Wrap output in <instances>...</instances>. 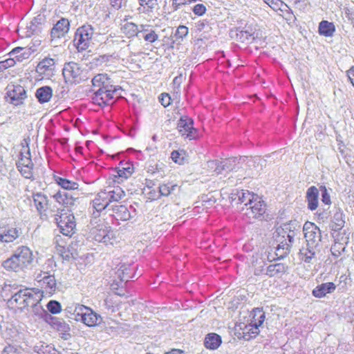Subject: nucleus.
<instances>
[{"instance_id": "1", "label": "nucleus", "mask_w": 354, "mask_h": 354, "mask_svg": "<svg viewBox=\"0 0 354 354\" xmlns=\"http://www.w3.org/2000/svg\"><path fill=\"white\" fill-rule=\"evenodd\" d=\"M32 250L27 246L18 247L10 257L3 261L2 267L7 271L19 272L26 269L33 261Z\"/></svg>"}, {"instance_id": "2", "label": "nucleus", "mask_w": 354, "mask_h": 354, "mask_svg": "<svg viewBox=\"0 0 354 354\" xmlns=\"http://www.w3.org/2000/svg\"><path fill=\"white\" fill-rule=\"evenodd\" d=\"M124 196V191L120 187L108 188L98 192L92 201L91 207L93 209V214L99 213L103 210L110 211L111 206L109 205L113 202H118Z\"/></svg>"}, {"instance_id": "3", "label": "nucleus", "mask_w": 354, "mask_h": 354, "mask_svg": "<svg viewBox=\"0 0 354 354\" xmlns=\"http://www.w3.org/2000/svg\"><path fill=\"white\" fill-rule=\"evenodd\" d=\"M288 227L287 223H286L276 230L274 237L278 243L276 248V255L278 256V258H283L290 253L295 237L297 235L295 232H291Z\"/></svg>"}, {"instance_id": "4", "label": "nucleus", "mask_w": 354, "mask_h": 354, "mask_svg": "<svg viewBox=\"0 0 354 354\" xmlns=\"http://www.w3.org/2000/svg\"><path fill=\"white\" fill-rule=\"evenodd\" d=\"M40 299L39 292H36L32 289L21 288L8 300V304L12 307L23 310L28 307L37 306Z\"/></svg>"}, {"instance_id": "5", "label": "nucleus", "mask_w": 354, "mask_h": 354, "mask_svg": "<svg viewBox=\"0 0 354 354\" xmlns=\"http://www.w3.org/2000/svg\"><path fill=\"white\" fill-rule=\"evenodd\" d=\"M17 167L24 178L30 179L33 177L34 164L31 159L30 150L26 139H24L21 143V149Z\"/></svg>"}, {"instance_id": "6", "label": "nucleus", "mask_w": 354, "mask_h": 354, "mask_svg": "<svg viewBox=\"0 0 354 354\" xmlns=\"http://www.w3.org/2000/svg\"><path fill=\"white\" fill-rule=\"evenodd\" d=\"M93 33V28L88 24L82 25L76 30L73 43L78 51H83L88 48Z\"/></svg>"}, {"instance_id": "7", "label": "nucleus", "mask_w": 354, "mask_h": 354, "mask_svg": "<svg viewBox=\"0 0 354 354\" xmlns=\"http://www.w3.org/2000/svg\"><path fill=\"white\" fill-rule=\"evenodd\" d=\"M121 90L119 86H111L109 88H98L92 96V101L94 104L100 106H108L111 103V100L115 96L120 95L118 93Z\"/></svg>"}, {"instance_id": "8", "label": "nucleus", "mask_w": 354, "mask_h": 354, "mask_svg": "<svg viewBox=\"0 0 354 354\" xmlns=\"http://www.w3.org/2000/svg\"><path fill=\"white\" fill-rule=\"evenodd\" d=\"M55 221L62 234L71 236L75 233L76 223L73 214L65 212L56 215Z\"/></svg>"}, {"instance_id": "9", "label": "nucleus", "mask_w": 354, "mask_h": 354, "mask_svg": "<svg viewBox=\"0 0 354 354\" xmlns=\"http://www.w3.org/2000/svg\"><path fill=\"white\" fill-rule=\"evenodd\" d=\"M241 214L250 219L259 218L265 213L264 202L257 196L247 207H239Z\"/></svg>"}, {"instance_id": "10", "label": "nucleus", "mask_w": 354, "mask_h": 354, "mask_svg": "<svg viewBox=\"0 0 354 354\" xmlns=\"http://www.w3.org/2000/svg\"><path fill=\"white\" fill-rule=\"evenodd\" d=\"M35 279L39 286L47 293L51 294L55 292L57 287V283L53 274L47 270H41L37 274Z\"/></svg>"}, {"instance_id": "11", "label": "nucleus", "mask_w": 354, "mask_h": 354, "mask_svg": "<svg viewBox=\"0 0 354 354\" xmlns=\"http://www.w3.org/2000/svg\"><path fill=\"white\" fill-rule=\"evenodd\" d=\"M83 71L80 65L75 62L65 64L62 70L63 76L66 82L80 83L84 80L82 77Z\"/></svg>"}, {"instance_id": "12", "label": "nucleus", "mask_w": 354, "mask_h": 354, "mask_svg": "<svg viewBox=\"0 0 354 354\" xmlns=\"http://www.w3.org/2000/svg\"><path fill=\"white\" fill-rule=\"evenodd\" d=\"M42 316L47 323L54 328L62 333V337L68 339L71 335L69 333L70 326L62 319L53 317L47 311L42 310Z\"/></svg>"}, {"instance_id": "13", "label": "nucleus", "mask_w": 354, "mask_h": 354, "mask_svg": "<svg viewBox=\"0 0 354 354\" xmlns=\"http://www.w3.org/2000/svg\"><path fill=\"white\" fill-rule=\"evenodd\" d=\"M27 97L25 88L21 85H8L7 86V100L15 106H19L24 103Z\"/></svg>"}, {"instance_id": "14", "label": "nucleus", "mask_w": 354, "mask_h": 354, "mask_svg": "<svg viewBox=\"0 0 354 354\" xmlns=\"http://www.w3.org/2000/svg\"><path fill=\"white\" fill-rule=\"evenodd\" d=\"M76 321L82 322L87 326L93 327L100 324L102 321V318L91 308L83 305L80 315L76 318Z\"/></svg>"}, {"instance_id": "15", "label": "nucleus", "mask_w": 354, "mask_h": 354, "mask_svg": "<svg viewBox=\"0 0 354 354\" xmlns=\"http://www.w3.org/2000/svg\"><path fill=\"white\" fill-rule=\"evenodd\" d=\"M70 27L71 23L68 19L64 17L59 19L50 29L51 41L65 37L70 30Z\"/></svg>"}, {"instance_id": "16", "label": "nucleus", "mask_w": 354, "mask_h": 354, "mask_svg": "<svg viewBox=\"0 0 354 354\" xmlns=\"http://www.w3.org/2000/svg\"><path fill=\"white\" fill-rule=\"evenodd\" d=\"M303 232L307 244L317 245L321 241V231L319 228L311 222H306L303 226Z\"/></svg>"}, {"instance_id": "17", "label": "nucleus", "mask_w": 354, "mask_h": 354, "mask_svg": "<svg viewBox=\"0 0 354 354\" xmlns=\"http://www.w3.org/2000/svg\"><path fill=\"white\" fill-rule=\"evenodd\" d=\"M193 120L188 117H181L178 122V129L182 136L189 140L196 138V130L194 128Z\"/></svg>"}, {"instance_id": "18", "label": "nucleus", "mask_w": 354, "mask_h": 354, "mask_svg": "<svg viewBox=\"0 0 354 354\" xmlns=\"http://www.w3.org/2000/svg\"><path fill=\"white\" fill-rule=\"evenodd\" d=\"M112 216L116 220L126 221L133 218L136 215L135 209L130 206L129 208L122 205H111Z\"/></svg>"}, {"instance_id": "19", "label": "nucleus", "mask_w": 354, "mask_h": 354, "mask_svg": "<svg viewBox=\"0 0 354 354\" xmlns=\"http://www.w3.org/2000/svg\"><path fill=\"white\" fill-rule=\"evenodd\" d=\"M55 60L52 58L46 57L37 64L36 72L41 78H50L54 75Z\"/></svg>"}, {"instance_id": "20", "label": "nucleus", "mask_w": 354, "mask_h": 354, "mask_svg": "<svg viewBox=\"0 0 354 354\" xmlns=\"http://www.w3.org/2000/svg\"><path fill=\"white\" fill-rule=\"evenodd\" d=\"M147 25H140L133 22H125L121 27L122 32L128 38H133L134 37H140L141 33H145L147 31Z\"/></svg>"}, {"instance_id": "21", "label": "nucleus", "mask_w": 354, "mask_h": 354, "mask_svg": "<svg viewBox=\"0 0 354 354\" xmlns=\"http://www.w3.org/2000/svg\"><path fill=\"white\" fill-rule=\"evenodd\" d=\"M22 234L20 227H8L0 229V241L5 243H12Z\"/></svg>"}, {"instance_id": "22", "label": "nucleus", "mask_w": 354, "mask_h": 354, "mask_svg": "<svg viewBox=\"0 0 354 354\" xmlns=\"http://www.w3.org/2000/svg\"><path fill=\"white\" fill-rule=\"evenodd\" d=\"M45 22L46 17L44 15H38L35 17L27 26L26 37L41 33Z\"/></svg>"}, {"instance_id": "23", "label": "nucleus", "mask_w": 354, "mask_h": 354, "mask_svg": "<svg viewBox=\"0 0 354 354\" xmlns=\"http://www.w3.org/2000/svg\"><path fill=\"white\" fill-rule=\"evenodd\" d=\"M109 227L104 223H100L91 229L90 236L95 241L106 243L109 239Z\"/></svg>"}, {"instance_id": "24", "label": "nucleus", "mask_w": 354, "mask_h": 354, "mask_svg": "<svg viewBox=\"0 0 354 354\" xmlns=\"http://www.w3.org/2000/svg\"><path fill=\"white\" fill-rule=\"evenodd\" d=\"M53 198L56 202L66 207H72L76 205L78 198L74 196L73 194L58 191L56 194L53 196Z\"/></svg>"}, {"instance_id": "25", "label": "nucleus", "mask_w": 354, "mask_h": 354, "mask_svg": "<svg viewBox=\"0 0 354 354\" xmlns=\"http://www.w3.org/2000/svg\"><path fill=\"white\" fill-rule=\"evenodd\" d=\"M255 30L250 26L245 27L243 29H236L235 39L237 41L244 44H251L255 39Z\"/></svg>"}, {"instance_id": "26", "label": "nucleus", "mask_w": 354, "mask_h": 354, "mask_svg": "<svg viewBox=\"0 0 354 354\" xmlns=\"http://www.w3.org/2000/svg\"><path fill=\"white\" fill-rule=\"evenodd\" d=\"M319 189L315 187H310L306 191V201L308 203V208L311 210H315L318 207Z\"/></svg>"}, {"instance_id": "27", "label": "nucleus", "mask_w": 354, "mask_h": 354, "mask_svg": "<svg viewBox=\"0 0 354 354\" xmlns=\"http://www.w3.org/2000/svg\"><path fill=\"white\" fill-rule=\"evenodd\" d=\"M237 198V204L240 205H243V207H247L249 205V203H251L257 196H254L252 193L249 191L241 190L238 191L236 194H232L231 198L232 201H236Z\"/></svg>"}, {"instance_id": "28", "label": "nucleus", "mask_w": 354, "mask_h": 354, "mask_svg": "<svg viewBox=\"0 0 354 354\" xmlns=\"http://www.w3.org/2000/svg\"><path fill=\"white\" fill-rule=\"evenodd\" d=\"M32 199L34 205L40 214L46 211L48 205V200L44 194L41 192L34 193L32 194Z\"/></svg>"}, {"instance_id": "29", "label": "nucleus", "mask_w": 354, "mask_h": 354, "mask_svg": "<svg viewBox=\"0 0 354 354\" xmlns=\"http://www.w3.org/2000/svg\"><path fill=\"white\" fill-rule=\"evenodd\" d=\"M336 286L333 282L323 283L313 290V295L317 298H322L328 293L333 292Z\"/></svg>"}, {"instance_id": "30", "label": "nucleus", "mask_w": 354, "mask_h": 354, "mask_svg": "<svg viewBox=\"0 0 354 354\" xmlns=\"http://www.w3.org/2000/svg\"><path fill=\"white\" fill-rule=\"evenodd\" d=\"M222 343L221 337L215 333H210L206 335L204 340L205 348L209 350L217 349Z\"/></svg>"}, {"instance_id": "31", "label": "nucleus", "mask_w": 354, "mask_h": 354, "mask_svg": "<svg viewBox=\"0 0 354 354\" xmlns=\"http://www.w3.org/2000/svg\"><path fill=\"white\" fill-rule=\"evenodd\" d=\"M134 270L135 267H132L131 265L122 264L118 269L116 274L122 282L128 281L130 279L134 277Z\"/></svg>"}, {"instance_id": "32", "label": "nucleus", "mask_w": 354, "mask_h": 354, "mask_svg": "<svg viewBox=\"0 0 354 354\" xmlns=\"http://www.w3.org/2000/svg\"><path fill=\"white\" fill-rule=\"evenodd\" d=\"M134 171V168L131 162H121L119 166L116 168L117 175L116 177L123 179L129 178Z\"/></svg>"}, {"instance_id": "33", "label": "nucleus", "mask_w": 354, "mask_h": 354, "mask_svg": "<svg viewBox=\"0 0 354 354\" xmlns=\"http://www.w3.org/2000/svg\"><path fill=\"white\" fill-rule=\"evenodd\" d=\"M53 96V89L48 86H44L37 89L35 97L40 104L48 102Z\"/></svg>"}, {"instance_id": "34", "label": "nucleus", "mask_w": 354, "mask_h": 354, "mask_svg": "<svg viewBox=\"0 0 354 354\" xmlns=\"http://www.w3.org/2000/svg\"><path fill=\"white\" fill-rule=\"evenodd\" d=\"M53 179L59 186L65 190H77L79 188V184L76 181L59 176H54Z\"/></svg>"}, {"instance_id": "35", "label": "nucleus", "mask_w": 354, "mask_h": 354, "mask_svg": "<svg viewBox=\"0 0 354 354\" xmlns=\"http://www.w3.org/2000/svg\"><path fill=\"white\" fill-rule=\"evenodd\" d=\"M158 189L160 196H168L171 194H175L178 192L180 187L173 182H167L166 183L160 184Z\"/></svg>"}, {"instance_id": "36", "label": "nucleus", "mask_w": 354, "mask_h": 354, "mask_svg": "<svg viewBox=\"0 0 354 354\" xmlns=\"http://www.w3.org/2000/svg\"><path fill=\"white\" fill-rule=\"evenodd\" d=\"M93 86L100 88H109L113 86L112 81L106 74H97L92 79Z\"/></svg>"}, {"instance_id": "37", "label": "nucleus", "mask_w": 354, "mask_h": 354, "mask_svg": "<svg viewBox=\"0 0 354 354\" xmlns=\"http://www.w3.org/2000/svg\"><path fill=\"white\" fill-rule=\"evenodd\" d=\"M344 223L345 221L344 213L339 209H337L333 216L331 225L332 230L333 231H339L344 226Z\"/></svg>"}, {"instance_id": "38", "label": "nucleus", "mask_w": 354, "mask_h": 354, "mask_svg": "<svg viewBox=\"0 0 354 354\" xmlns=\"http://www.w3.org/2000/svg\"><path fill=\"white\" fill-rule=\"evenodd\" d=\"M287 267L283 263H274L268 266L265 271V274L269 277H273L286 272Z\"/></svg>"}, {"instance_id": "39", "label": "nucleus", "mask_w": 354, "mask_h": 354, "mask_svg": "<svg viewBox=\"0 0 354 354\" xmlns=\"http://www.w3.org/2000/svg\"><path fill=\"white\" fill-rule=\"evenodd\" d=\"M335 31L333 23L328 21H322L319 24V33L325 37H332Z\"/></svg>"}, {"instance_id": "40", "label": "nucleus", "mask_w": 354, "mask_h": 354, "mask_svg": "<svg viewBox=\"0 0 354 354\" xmlns=\"http://www.w3.org/2000/svg\"><path fill=\"white\" fill-rule=\"evenodd\" d=\"M316 245L307 244L306 248H303L300 250L299 254L302 261L306 263H310L312 259L315 257V248Z\"/></svg>"}, {"instance_id": "41", "label": "nucleus", "mask_w": 354, "mask_h": 354, "mask_svg": "<svg viewBox=\"0 0 354 354\" xmlns=\"http://www.w3.org/2000/svg\"><path fill=\"white\" fill-rule=\"evenodd\" d=\"M259 333V326L250 324L246 325L243 329V338L245 340H250L255 337Z\"/></svg>"}, {"instance_id": "42", "label": "nucleus", "mask_w": 354, "mask_h": 354, "mask_svg": "<svg viewBox=\"0 0 354 354\" xmlns=\"http://www.w3.org/2000/svg\"><path fill=\"white\" fill-rule=\"evenodd\" d=\"M252 319L250 324L260 326L265 321V313L261 308H256L252 313Z\"/></svg>"}, {"instance_id": "43", "label": "nucleus", "mask_w": 354, "mask_h": 354, "mask_svg": "<svg viewBox=\"0 0 354 354\" xmlns=\"http://www.w3.org/2000/svg\"><path fill=\"white\" fill-rule=\"evenodd\" d=\"M83 305L80 304H73L66 308L65 311L67 313V316L71 319L76 320L78 315H80Z\"/></svg>"}, {"instance_id": "44", "label": "nucleus", "mask_w": 354, "mask_h": 354, "mask_svg": "<svg viewBox=\"0 0 354 354\" xmlns=\"http://www.w3.org/2000/svg\"><path fill=\"white\" fill-rule=\"evenodd\" d=\"M139 4L147 8V12H153L154 10L158 9V5L161 0H138Z\"/></svg>"}, {"instance_id": "45", "label": "nucleus", "mask_w": 354, "mask_h": 354, "mask_svg": "<svg viewBox=\"0 0 354 354\" xmlns=\"http://www.w3.org/2000/svg\"><path fill=\"white\" fill-rule=\"evenodd\" d=\"M237 158H230L223 160V167H225V171H234L237 168Z\"/></svg>"}, {"instance_id": "46", "label": "nucleus", "mask_w": 354, "mask_h": 354, "mask_svg": "<svg viewBox=\"0 0 354 354\" xmlns=\"http://www.w3.org/2000/svg\"><path fill=\"white\" fill-rule=\"evenodd\" d=\"M149 26L147 28V31L145 33H141L140 36L143 37L145 41H148L149 43H153L158 39V35L153 30H149Z\"/></svg>"}, {"instance_id": "47", "label": "nucleus", "mask_w": 354, "mask_h": 354, "mask_svg": "<svg viewBox=\"0 0 354 354\" xmlns=\"http://www.w3.org/2000/svg\"><path fill=\"white\" fill-rule=\"evenodd\" d=\"M24 50V48L17 47L14 48L10 53V58H15V60L17 62H22L24 57V53L22 51Z\"/></svg>"}, {"instance_id": "48", "label": "nucleus", "mask_w": 354, "mask_h": 354, "mask_svg": "<svg viewBox=\"0 0 354 354\" xmlns=\"http://www.w3.org/2000/svg\"><path fill=\"white\" fill-rule=\"evenodd\" d=\"M345 245L343 243L335 242L330 248L332 255L338 257L345 250Z\"/></svg>"}, {"instance_id": "49", "label": "nucleus", "mask_w": 354, "mask_h": 354, "mask_svg": "<svg viewBox=\"0 0 354 354\" xmlns=\"http://www.w3.org/2000/svg\"><path fill=\"white\" fill-rule=\"evenodd\" d=\"M196 28L197 31L208 32L212 29L209 21L206 19L198 21L196 24Z\"/></svg>"}, {"instance_id": "50", "label": "nucleus", "mask_w": 354, "mask_h": 354, "mask_svg": "<svg viewBox=\"0 0 354 354\" xmlns=\"http://www.w3.org/2000/svg\"><path fill=\"white\" fill-rule=\"evenodd\" d=\"M47 308L53 314H57L62 310L61 304L55 300L50 301L47 304Z\"/></svg>"}, {"instance_id": "51", "label": "nucleus", "mask_w": 354, "mask_h": 354, "mask_svg": "<svg viewBox=\"0 0 354 354\" xmlns=\"http://www.w3.org/2000/svg\"><path fill=\"white\" fill-rule=\"evenodd\" d=\"M284 6H286V9H285L283 8V6H281V8L278 9V10L281 12V13H279V15L281 16H282L287 21L292 20V19L294 18V16L292 15L291 10L286 3H284Z\"/></svg>"}, {"instance_id": "52", "label": "nucleus", "mask_w": 354, "mask_h": 354, "mask_svg": "<svg viewBox=\"0 0 354 354\" xmlns=\"http://www.w3.org/2000/svg\"><path fill=\"white\" fill-rule=\"evenodd\" d=\"M263 1L274 10L278 11V9L281 8V6H283V8L285 9H286V6H284V3L281 0H263Z\"/></svg>"}, {"instance_id": "53", "label": "nucleus", "mask_w": 354, "mask_h": 354, "mask_svg": "<svg viewBox=\"0 0 354 354\" xmlns=\"http://www.w3.org/2000/svg\"><path fill=\"white\" fill-rule=\"evenodd\" d=\"M171 158L174 162L181 165L184 162V152L173 151L171 153Z\"/></svg>"}, {"instance_id": "54", "label": "nucleus", "mask_w": 354, "mask_h": 354, "mask_svg": "<svg viewBox=\"0 0 354 354\" xmlns=\"http://www.w3.org/2000/svg\"><path fill=\"white\" fill-rule=\"evenodd\" d=\"M319 189L322 195V202L325 205H330L331 203V201L328 189L325 186H321Z\"/></svg>"}, {"instance_id": "55", "label": "nucleus", "mask_w": 354, "mask_h": 354, "mask_svg": "<svg viewBox=\"0 0 354 354\" xmlns=\"http://www.w3.org/2000/svg\"><path fill=\"white\" fill-rule=\"evenodd\" d=\"M15 64L16 60H15V58H8L0 62V73L10 67L15 66Z\"/></svg>"}, {"instance_id": "56", "label": "nucleus", "mask_w": 354, "mask_h": 354, "mask_svg": "<svg viewBox=\"0 0 354 354\" xmlns=\"http://www.w3.org/2000/svg\"><path fill=\"white\" fill-rule=\"evenodd\" d=\"M159 102L164 107H167L171 104V96L166 93H163L158 97Z\"/></svg>"}, {"instance_id": "57", "label": "nucleus", "mask_w": 354, "mask_h": 354, "mask_svg": "<svg viewBox=\"0 0 354 354\" xmlns=\"http://www.w3.org/2000/svg\"><path fill=\"white\" fill-rule=\"evenodd\" d=\"M1 354H22V353H21V351L20 348H19L15 346L9 344L3 348Z\"/></svg>"}, {"instance_id": "58", "label": "nucleus", "mask_w": 354, "mask_h": 354, "mask_svg": "<svg viewBox=\"0 0 354 354\" xmlns=\"http://www.w3.org/2000/svg\"><path fill=\"white\" fill-rule=\"evenodd\" d=\"M188 34V28L185 26H179L176 31L175 36L177 39H183Z\"/></svg>"}, {"instance_id": "59", "label": "nucleus", "mask_w": 354, "mask_h": 354, "mask_svg": "<svg viewBox=\"0 0 354 354\" xmlns=\"http://www.w3.org/2000/svg\"><path fill=\"white\" fill-rule=\"evenodd\" d=\"M287 224L289 226L288 228L291 230V232H295L297 235L300 233L301 225L298 221L295 220L290 221Z\"/></svg>"}, {"instance_id": "60", "label": "nucleus", "mask_w": 354, "mask_h": 354, "mask_svg": "<svg viewBox=\"0 0 354 354\" xmlns=\"http://www.w3.org/2000/svg\"><path fill=\"white\" fill-rule=\"evenodd\" d=\"M57 351L52 346L46 345L43 346L39 354H57Z\"/></svg>"}, {"instance_id": "61", "label": "nucleus", "mask_w": 354, "mask_h": 354, "mask_svg": "<svg viewBox=\"0 0 354 354\" xmlns=\"http://www.w3.org/2000/svg\"><path fill=\"white\" fill-rule=\"evenodd\" d=\"M192 10L195 15L201 16L205 14L206 8L203 4L198 3L194 6Z\"/></svg>"}, {"instance_id": "62", "label": "nucleus", "mask_w": 354, "mask_h": 354, "mask_svg": "<svg viewBox=\"0 0 354 354\" xmlns=\"http://www.w3.org/2000/svg\"><path fill=\"white\" fill-rule=\"evenodd\" d=\"M124 0H110V5L112 8L118 10L123 6Z\"/></svg>"}, {"instance_id": "63", "label": "nucleus", "mask_w": 354, "mask_h": 354, "mask_svg": "<svg viewBox=\"0 0 354 354\" xmlns=\"http://www.w3.org/2000/svg\"><path fill=\"white\" fill-rule=\"evenodd\" d=\"M218 160H210V161L207 162V167L209 170H212L216 173V167H218Z\"/></svg>"}, {"instance_id": "64", "label": "nucleus", "mask_w": 354, "mask_h": 354, "mask_svg": "<svg viewBox=\"0 0 354 354\" xmlns=\"http://www.w3.org/2000/svg\"><path fill=\"white\" fill-rule=\"evenodd\" d=\"M347 75L348 77L351 82V83L354 86V66H352L348 71H347Z\"/></svg>"}]
</instances>
